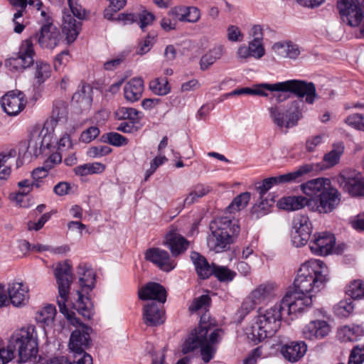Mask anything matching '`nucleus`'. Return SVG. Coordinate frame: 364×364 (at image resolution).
<instances>
[{
  "label": "nucleus",
  "mask_w": 364,
  "mask_h": 364,
  "mask_svg": "<svg viewBox=\"0 0 364 364\" xmlns=\"http://www.w3.org/2000/svg\"><path fill=\"white\" fill-rule=\"evenodd\" d=\"M328 269L318 259L304 263L294 282V290L288 291L279 302L286 316L301 312L312 304L311 291L317 293L328 282Z\"/></svg>",
  "instance_id": "f257e3e1"
},
{
  "label": "nucleus",
  "mask_w": 364,
  "mask_h": 364,
  "mask_svg": "<svg viewBox=\"0 0 364 364\" xmlns=\"http://www.w3.org/2000/svg\"><path fill=\"white\" fill-rule=\"evenodd\" d=\"M54 276L58 289L59 297L57 302L60 313L65 316L70 324L82 327V329H76L72 332L70 337L69 349L71 352L82 353L90 345L92 328L82 324L79 318L75 316V314L69 311L65 305L70 293V285L73 281L72 266L68 260L58 262L56 264L54 269Z\"/></svg>",
  "instance_id": "f03ea898"
},
{
  "label": "nucleus",
  "mask_w": 364,
  "mask_h": 364,
  "mask_svg": "<svg viewBox=\"0 0 364 364\" xmlns=\"http://www.w3.org/2000/svg\"><path fill=\"white\" fill-rule=\"evenodd\" d=\"M33 40L37 41L42 49L52 50L62 41V35L60 30L53 24L52 18H46L40 30L29 38L23 41L16 56L10 58V64L16 69L24 70L33 64Z\"/></svg>",
  "instance_id": "7ed1b4c3"
},
{
  "label": "nucleus",
  "mask_w": 364,
  "mask_h": 364,
  "mask_svg": "<svg viewBox=\"0 0 364 364\" xmlns=\"http://www.w3.org/2000/svg\"><path fill=\"white\" fill-rule=\"evenodd\" d=\"M252 95L262 97L269 95L267 91L291 92L299 99L305 97V102L309 105H313L319 98L315 85L301 80H289L274 84L260 83L252 88Z\"/></svg>",
  "instance_id": "20e7f679"
},
{
  "label": "nucleus",
  "mask_w": 364,
  "mask_h": 364,
  "mask_svg": "<svg viewBox=\"0 0 364 364\" xmlns=\"http://www.w3.org/2000/svg\"><path fill=\"white\" fill-rule=\"evenodd\" d=\"M7 348L13 359L18 353V362L26 363L36 358L38 353V335L33 326L16 330L10 336Z\"/></svg>",
  "instance_id": "39448f33"
},
{
  "label": "nucleus",
  "mask_w": 364,
  "mask_h": 364,
  "mask_svg": "<svg viewBox=\"0 0 364 364\" xmlns=\"http://www.w3.org/2000/svg\"><path fill=\"white\" fill-rule=\"evenodd\" d=\"M286 314L279 303L266 310H259L252 323L250 335L255 342L273 336L281 326Z\"/></svg>",
  "instance_id": "423d86ee"
},
{
  "label": "nucleus",
  "mask_w": 364,
  "mask_h": 364,
  "mask_svg": "<svg viewBox=\"0 0 364 364\" xmlns=\"http://www.w3.org/2000/svg\"><path fill=\"white\" fill-rule=\"evenodd\" d=\"M212 235L208 238V245L215 252L225 251L233 242V237L240 232L237 221L221 217L210 224Z\"/></svg>",
  "instance_id": "0eeeda50"
},
{
  "label": "nucleus",
  "mask_w": 364,
  "mask_h": 364,
  "mask_svg": "<svg viewBox=\"0 0 364 364\" xmlns=\"http://www.w3.org/2000/svg\"><path fill=\"white\" fill-rule=\"evenodd\" d=\"M217 325L216 321L208 314L201 315L198 328L193 331L181 346L183 354L191 353L208 341V333Z\"/></svg>",
  "instance_id": "6e6552de"
},
{
  "label": "nucleus",
  "mask_w": 364,
  "mask_h": 364,
  "mask_svg": "<svg viewBox=\"0 0 364 364\" xmlns=\"http://www.w3.org/2000/svg\"><path fill=\"white\" fill-rule=\"evenodd\" d=\"M314 170L313 164H304L293 172L287 173L278 176L264 178L262 183L256 184V189L259 192V197L263 196L274 186L279 183L296 182L305 174Z\"/></svg>",
  "instance_id": "1a4fd4ad"
},
{
  "label": "nucleus",
  "mask_w": 364,
  "mask_h": 364,
  "mask_svg": "<svg viewBox=\"0 0 364 364\" xmlns=\"http://www.w3.org/2000/svg\"><path fill=\"white\" fill-rule=\"evenodd\" d=\"M312 232V224L306 215H296L291 223V242L296 247L307 244Z\"/></svg>",
  "instance_id": "9d476101"
},
{
  "label": "nucleus",
  "mask_w": 364,
  "mask_h": 364,
  "mask_svg": "<svg viewBox=\"0 0 364 364\" xmlns=\"http://www.w3.org/2000/svg\"><path fill=\"white\" fill-rule=\"evenodd\" d=\"M337 8L343 20L349 26L355 27L361 23L364 0H338Z\"/></svg>",
  "instance_id": "9b49d317"
},
{
  "label": "nucleus",
  "mask_w": 364,
  "mask_h": 364,
  "mask_svg": "<svg viewBox=\"0 0 364 364\" xmlns=\"http://www.w3.org/2000/svg\"><path fill=\"white\" fill-rule=\"evenodd\" d=\"M50 143L51 136L47 134V130H33L29 136L26 153L30 156L38 157L50 147Z\"/></svg>",
  "instance_id": "f8f14e48"
},
{
  "label": "nucleus",
  "mask_w": 364,
  "mask_h": 364,
  "mask_svg": "<svg viewBox=\"0 0 364 364\" xmlns=\"http://www.w3.org/2000/svg\"><path fill=\"white\" fill-rule=\"evenodd\" d=\"M26 102L24 94L17 90L7 92L1 99L3 109L11 116L19 114L24 109Z\"/></svg>",
  "instance_id": "ddd939ff"
},
{
  "label": "nucleus",
  "mask_w": 364,
  "mask_h": 364,
  "mask_svg": "<svg viewBox=\"0 0 364 364\" xmlns=\"http://www.w3.org/2000/svg\"><path fill=\"white\" fill-rule=\"evenodd\" d=\"M337 182L340 186L353 196H364V178L360 174L350 176L343 172L337 176Z\"/></svg>",
  "instance_id": "4468645a"
},
{
  "label": "nucleus",
  "mask_w": 364,
  "mask_h": 364,
  "mask_svg": "<svg viewBox=\"0 0 364 364\" xmlns=\"http://www.w3.org/2000/svg\"><path fill=\"white\" fill-rule=\"evenodd\" d=\"M145 259L164 272L171 271L176 265L166 250L158 247L148 249L145 252Z\"/></svg>",
  "instance_id": "2eb2a0df"
},
{
  "label": "nucleus",
  "mask_w": 364,
  "mask_h": 364,
  "mask_svg": "<svg viewBox=\"0 0 364 364\" xmlns=\"http://www.w3.org/2000/svg\"><path fill=\"white\" fill-rule=\"evenodd\" d=\"M326 190L315 203L316 210L320 213H328L332 212L340 203V193L337 189L330 184Z\"/></svg>",
  "instance_id": "dca6fc26"
},
{
  "label": "nucleus",
  "mask_w": 364,
  "mask_h": 364,
  "mask_svg": "<svg viewBox=\"0 0 364 364\" xmlns=\"http://www.w3.org/2000/svg\"><path fill=\"white\" fill-rule=\"evenodd\" d=\"M314 240L310 242L311 251L316 255H328L333 248L336 239L333 235L322 232L314 235Z\"/></svg>",
  "instance_id": "f3484780"
},
{
  "label": "nucleus",
  "mask_w": 364,
  "mask_h": 364,
  "mask_svg": "<svg viewBox=\"0 0 364 364\" xmlns=\"http://www.w3.org/2000/svg\"><path fill=\"white\" fill-rule=\"evenodd\" d=\"M274 294V287L269 284H262L255 289L249 299L242 304V309L249 312L255 308V305L261 304L271 298Z\"/></svg>",
  "instance_id": "a211bd4d"
},
{
  "label": "nucleus",
  "mask_w": 364,
  "mask_h": 364,
  "mask_svg": "<svg viewBox=\"0 0 364 364\" xmlns=\"http://www.w3.org/2000/svg\"><path fill=\"white\" fill-rule=\"evenodd\" d=\"M164 244L169 248L173 257L184 253L189 246V242L176 230H171L166 235Z\"/></svg>",
  "instance_id": "6ab92c4d"
},
{
  "label": "nucleus",
  "mask_w": 364,
  "mask_h": 364,
  "mask_svg": "<svg viewBox=\"0 0 364 364\" xmlns=\"http://www.w3.org/2000/svg\"><path fill=\"white\" fill-rule=\"evenodd\" d=\"M141 300H153L163 304L166 301L167 293L166 289L160 284L149 282L142 287L138 292Z\"/></svg>",
  "instance_id": "aec40b11"
},
{
  "label": "nucleus",
  "mask_w": 364,
  "mask_h": 364,
  "mask_svg": "<svg viewBox=\"0 0 364 364\" xmlns=\"http://www.w3.org/2000/svg\"><path fill=\"white\" fill-rule=\"evenodd\" d=\"M330 331V326L326 321L314 320L303 328L302 335L309 340L322 339L328 335Z\"/></svg>",
  "instance_id": "412c9836"
},
{
  "label": "nucleus",
  "mask_w": 364,
  "mask_h": 364,
  "mask_svg": "<svg viewBox=\"0 0 364 364\" xmlns=\"http://www.w3.org/2000/svg\"><path fill=\"white\" fill-rule=\"evenodd\" d=\"M330 184L329 179L317 178L301 183L300 189L303 193L316 202Z\"/></svg>",
  "instance_id": "4be33fe9"
},
{
  "label": "nucleus",
  "mask_w": 364,
  "mask_h": 364,
  "mask_svg": "<svg viewBox=\"0 0 364 364\" xmlns=\"http://www.w3.org/2000/svg\"><path fill=\"white\" fill-rule=\"evenodd\" d=\"M161 306V304H157L152 301L144 306L143 320L145 324L156 326L164 322V311Z\"/></svg>",
  "instance_id": "5701e85b"
},
{
  "label": "nucleus",
  "mask_w": 364,
  "mask_h": 364,
  "mask_svg": "<svg viewBox=\"0 0 364 364\" xmlns=\"http://www.w3.org/2000/svg\"><path fill=\"white\" fill-rule=\"evenodd\" d=\"M223 333L222 329L214 327L210 335L208 334V341L200 346V354L204 363H208L213 358L216 351L214 345L219 343Z\"/></svg>",
  "instance_id": "b1692460"
},
{
  "label": "nucleus",
  "mask_w": 364,
  "mask_h": 364,
  "mask_svg": "<svg viewBox=\"0 0 364 364\" xmlns=\"http://www.w3.org/2000/svg\"><path fill=\"white\" fill-rule=\"evenodd\" d=\"M307 346L304 341H293L284 345L281 353L290 363H296L306 353Z\"/></svg>",
  "instance_id": "393cba45"
},
{
  "label": "nucleus",
  "mask_w": 364,
  "mask_h": 364,
  "mask_svg": "<svg viewBox=\"0 0 364 364\" xmlns=\"http://www.w3.org/2000/svg\"><path fill=\"white\" fill-rule=\"evenodd\" d=\"M304 103L302 100L291 101L285 109L286 128L293 127L303 117Z\"/></svg>",
  "instance_id": "a878e982"
},
{
  "label": "nucleus",
  "mask_w": 364,
  "mask_h": 364,
  "mask_svg": "<svg viewBox=\"0 0 364 364\" xmlns=\"http://www.w3.org/2000/svg\"><path fill=\"white\" fill-rule=\"evenodd\" d=\"M28 289L21 282L9 284L8 293L10 303L14 306H21L26 304L28 298Z\"/></svg>",
  "instance_id": "bb28decb"
},
{
  "label": "nucleus",
  "mask_w": 364,
  "mask_h": 364,
  "mask_svg": "<svg viewBox=\"0 0 364 364\" xmlns=\"http://www.w3.org/2000/svg\"><path fill=\"white\" fill-rule=\"evenodd\" d=\"M144 81L141 77H134L126 83L124 87V95L127 100L134 102L142 96Z\"/></svg>",
  "instance_id": "cd10ccee"
},
{
  "label": "nucleus",
  "mask_w": 364,
  "mask_h": 364,
  "mask_svg": "<svg viewBox=\"0 0 364 364\" xmlns=\"http://www.w3.org/2000/svg\"><path fill=\"white\" fill-rule=\"evenodd\" d=\"M191 258L200 279H208L213 275L215 267L214 264H210L203 256L196 252L191 253Z\"/></svg>",
  "instance_id": "c85d7f7f"
},
{
  "label": "nucleus",
  "mask_w": 364,
  "mask_h": 364,
  "mask_svg": "<svg viewBox=\"0 0 364 364\" xmlns=\"http://www.w3.org/2000/svg\"><path fill=\"white\" fill-rule=\"evenodd\" d=\"M79 282L83 291H91L95 287V274L93 270L85 263L77 267Z\"/></svg>",
  "instance_id": "c756f323"
},
{
  "label": "nucleus",
  "mask_w": 364,
  "mask_h": 364,
  "mask_svg": "<svg viewBox=\"0 0 364 364\" xmlns=\"http://www.w3.org/2000/svg\"><path fill=\"white\" fill-rule=\"evenodd\" d=\"M272 49L277 55L290 59L297 58L301 53L299 46L290 41L275 43Z\"/></svg>",
  "instance_id": "7c9ffc66"
},
{
  "label": "nucleus",
  "mask_w": 364,
  "mask_h": 364,
  "mask_svg": "<svg viewBox=\"0 0 364 364\" xmlns=\"http://www.w3.org/2000/svg\"><path fill=\"white\" fill-rule=\"evenodd\" d=\"M81 29V22L77 21L70 14L63 16V32L66 35L68 43H71L77 38Z\"/></svg>",
  "instance_id": "2f4dec72"
},
{
  "label": "nucleus",
  "mask_w": 364,
  "mask_h": 364,
  "mask_svg": "<svg viewBox=\"0 0 364 364\" xmlns=\"http://www.w3.org/2000/svg\"><path fill=\"white\" fill-rule=\"evenodd\" d=\"M311 200L301 196H293L281 198L277 205L279 208L287 210H297L310 205Z\"/></svg>",
  "instance_id": "473e14b6"
},
{
  "label": "nucleus",
  "mask_w": 364,
  "mask_h": 364,
  "mask_svg": "<svg viewBox=\"0 0 364 364\" xmlns=\"http://www.w3.org/2000/svg\"><path fill=\"white\" fill-rule=\"evenodd\" d=\"M224 53V48L219 45L213 47L205 54H204L200 60V68L202 70H208L215 62L222 58Z\"/></svg>",
  "instance_id": "72a5a7b5"
},
{
  "label": "nucleus",
  "mask_w": 364,
  "mask_h": 364,
  "mask_svg": "<svg viewBox=\"0 0 364 364\" xmlns=\"http://www.w3.org/2000/svg\"><path fill=\"white\" fill-rule=\"evenodd\" d=\"M92 87L89 85H82L73 95L72 102L81 107H90L92 101Z\"/></svg>",
  "instance_id": "f704fd0d"
},
{
  "label": "nucleus",
  "mask_w": 364,
  "mask_h": 364,
  "mask_svg": "<svg viewBox=\"0 0 364 364\" xmlns=\"http://www.w3.org/2000/svg\"><path fill=\"white\" fill-rule=\"evenodd\" d=\"M16 151L14 149L0 154V179H7L11 174V167L15 161Z\"/></svg>",
  "instance_id": "c9c22d12"
},
{
  "label": "nucleus",
  "mask_w": 364,
  "mask_h": 364,
  "mask_svg": "<svg viewBox=\"0 0 364 364\" xmlns=\"http://www.w3.org/2000/svg\"><path fill=\"white\" fill-rule=\"evenodd\" d=\"M211 188L208 186L198 183L193 186L191 192L186 196L183 200V206L191 205L196 203L199 198L207 195Z\"/></svg>",
  "instance_id": "e433bc0d"
},
{
  "label": "nucleus",
  "mask_w": 364,
  "mask_h": 364,
  "mask_svg": "<svg viewBox=\"0 0 364 364\" xmlns=\"http://www.w3.org/2000/svg\"><path fill=\"white\" fill-rule=\"evenodd\" d=\"M345 149L343 142L338 141L332 145L331 150L323 156V161L328 166H333L337 164Z\"/></svg>",
  "instance_id": "4c0bfd02"
},
{
  "label": "nucleus",
  "mask_w": 364,
  "mask_h": 364,
  "mask_svg": "<svg viewBox=\"0 0 364 364\" xmlns=\"http://www.w3.org/2000/svg\"><path fill=\"white\" fill-rule=\"evenodd\" d=\"M50 65L43 61H36L34 66L33 76L36 83L41 85L51 75Z\"/></svg>",
  "instance_id": "58836bf2"
},
{
  "label": "nucleus",
  "mask_w": 364,
  "mask_h": 364,
  "mask_svg": "<svg viewBox=\"0 0 364 364\" xmlns=\"http://www.w3.org/2000/svg\"><path fill=\"white\" fill-rule=\"evenodd\" d=\"M105 169V166L99 162L88 163L76 166L74 172L77 176H87L90 174L100 173Z\"/></svg>",
  "instance_id": "ea45409f"
},
{
  "label": "nucleus",
  "mask_w": 364,
  "mask_h": 364,
  "mask_svg": "<svg viewBox=\"0 0 364 364\" xmlns=\"http://www.w3.org/2000/svg\"><path fill=\"white\" fill-rule=\"evenodd\" d=\"M55 314V307L50 304L36 313V320L44 326H49L53 322Z\"/></svg>",
  "instance_id": "a19ab883"
},
{
  "label": "nucleus",
  "mask_w": 364,
  "mask_h": 364,
  "mask_svg": "<svg viewBox=\"0 0 364 364\" xmlns=\"http://www.w3.org/2000/svg\"><path fill=\"white\" fill-rule=\"evenodd\" d=\"M149 89L155 95L163 96L170 92L171 87L166 78H155L150 81Z\"/></svg>",
  "instance_id": "79ce46f5"
},
{
  "label": "nucleus",
  "mask_w": 364,
  "mask_h": 364,
  "mask_svg": "<svg viewBox=\"0 0 364 364\" xmlns=\"http://www.w3.org/2000/svg\"><path fill=\"white\" fill-rule=\"evenodd\" d=\"M270 118L279 128L286 127L285 109L281 105H274L269 107Z\"/></svg>",
  "instance_id": "37998d69"
},
{
  "label": "nucleus",
  "mask_w": 364,
  "mask_h": 364,
  "mask_svg": "<svg viewBox=\"0 0 364 364\" xmlns=\"http://www.w3.org/2000/svg\"><path fill=\"white\" fill-rule=\"evenodd\" d=\"M346 293L350 299H361L364 298V282L357 279L351 282L346 288Z\"/></svg>",
  "instance_id": "c03bdc74"
},
{
  "label": "nucleus",
  "mask_w": 364,
  "mask_h": 364,
  "mask_svg": "<svg viewBox=\"0 0 364 364\" xmlns=\"http://www.w3.org/2000/svg\"><path fill=\"white\" fill-rule=\"evenodd\" d=\"M250 200V193H242L235 197L231 203L227 207V211L230 213L244 209Z\"/></svg>",
  "instance_id": "a18cd8bd"
},
{
  "label": "nucleus",
  "mask_w": 364,
  "mask_h": 364,
  "mask_svg": "<svg viewBox=\"0 0 364 364\" xmlns=\"http://www.w3.org/2000/svg\"><path fill=\"white\" fill-rule=\"evenodd\" d=\"M68 114L67 105L64 101L57 100L54 102L51 113V120L56 123L64 122Z\"/></svg>",
  "instance_id": "49530a36"
},
{
  "label": "nucleus",
  "mask_w": 364,
  "mask_h": 364,
  "mask_svg": "<svg viewBox=\"0 0 364 364\" xmlns=\"http://www.w3.org/2000/svg\"><path fill=\"white\" fill-rule=\"evenodd\" d=\"M77 299L73 303V309H75L83 317L90 319L92 315V309L84 301V296L80 290L76 291Z\"/></svg>",
  "instance_id": "de8ad7c7"
},
{
  "label": "nucleus",
  "mask_w": 364,
  "mask_h": 364,
  "mask_svg": "<svg viewBox=\"0 0 364 364\" xmlns=\"http://www.w3.org/2000/svg\"><path fill=\"white\" fill-rule=\"evenodd\" d=\"M354 310V304L351 299L339 301L333 307L334 313L339 317H348Z\"/></svg>",
  "instance_id": "09e8293b"
},
{
  "label": "nucleus",
  "mask_w": 364,
  "mask_h": 364,
  "mask_svg": "<svg viewBox=\"0 0 364 364\" xmlns=\"http://www.w3.org/2000/svg\"><path fill=\"white\" fill-rule=\"evenodd\" d=\"M213 274L221 282H229L233 280L236 273L227 267L215 265Z\"/></svg>",
  "instance_id": "8fccbe9b"
},
{
  "label": "nucleus",
  "mask_w": 364,
  "mask_h": 364,
  "mask_svg": "<svg viewBox=\"0 0 364 364\" xmlns=\"http://www.w3.org/2000/svg\"><path fill=\"white\" fill-rule=\"evenodd\" d=\"M139 112L132 107H119L115 112L116 117L119 119H129L134 122L139 119Z\"/></svg>",
  "instance_id": "3c124183"
},
{
  "label": "nucleus",
  "mask_w": 364,
  "mask_h": 364,
  "mask_svg": "<svg viewBox=\"0 0 364 364\" xmlns=\"http://www.w3.org/2000/svg\"><path fill=\"white\" fill-rule=\"evenodd\" d=\"M210 298L208 295H201L193 301L192 304L189 306V311L191 312H196L199 310H205L204 314H208L210 316L207 310V308L210 305ZM202 315H203V314Z\"/></svg>",
  "instance_id": "603ef678"
},
{
  "label": "nucleus",
  "mask_w": 364,
  "mask_h": 364,
  "mask_svg": "<svg viewBox=\"0 0 364 364\" xmlns=\"http://www.w3.org/2000/svg\"><path fill=\"white\" fill-rule=\"evenodd\" d=\"M102 141L115 146H121L127 144V139L117 132H109L102 136Z\"/></svg>",
  "instance_id": "864d4df0"
},
{
  "label": "nucleus",
  "mask_w": 364,
  "mask_h": 364,
  "mask_svg": "<svg viewBox=\"0 0 364 364\" xmlns=\"http://www.w3.org/2000/svg\"><path fill=\"white\" fill-rule=\"evenodd\" d=\"M127 0H110L109 6L104 11V16L109 21L114 20V14L122 9L126 4Z\"/></svg>",
  "instance_id": "5fc2aeb1"
},
{
  "label": "nucleus",
  "mask_w": 364,
  "mask_h": 364,
  "mask_svg": "<svg viewBox=\"0 0 364 364\" xmlns=\"http://www.w3.org/2000/svg\"><path fill=\"white\" fill-rule=\"evenodd\" d=\"M345 123L353 129L364 132V114H350L346 118Z\"/></svg>",
  "instance_id": "6e6d98bb"
},
{
  "label": "nucleus",
  "mask_w": 364,
  "mask_h": 364,
  "mask_svg": "<svg viewBox=\"0 0 364 364\" xmlns=\"http://www.w3.org/2000/svg\"><path fill=\"white\" fill-rule=\"evenodd\" d=\"M247 46L250 49L252 57L255 59H260L265 54V49L263 46V41L251 40Z\"/></svg>",
  "instance_id": "4d7b16f0"
},
{
  "label": "nucleus",
  "mask_w": 364,
  "mask_h": 364,
  "mask_svg": "<svg viewBox=\"0 0 364 364\" xmlns=\"http://www.w3.org/2000/svg\"><path fill=\"white\" fill-rule=\"evenodd\" d=\"M337 337L342 342H348L355 341L357 336L353 328L345 326L338 329Z\"/></svg>",
  "instance_id": "13d9d810"
},
{
  "label": "nucleus",
  "mask_w": 364,
  "mask_h": 364,
  "mask_svg": "<svg viewBox=\"0 0 364 364\" xmlns=\"http://www.w3.org/2000/svg\"><path fill=\"white\" fill-rule=\"evenodd\" d=\"M363 362L364 346H354L350 352L348 364H362Z\"/></svg>",
  "instance_id": "bf43d9fd"
},
{
  "label": "nucleus",
  "mask_w": 364,
  "mask_h": 364,
  "mask_svg": "<svg viewBox=\"0 0 364 364\" xmlns=\"http://www.w3.org/2000/svg\"><path fill=\"white\" fill-rule=\"evenodd\" d=\"M154 19V15L146 10L141 11L137 14V21H139V26L142 30L151 25Z\"/></svg>",
  "instance_id": "052dcab7"
},
{
  "label": "nucleus",
  "mask_w": 364,
  "mask_h": 364,
  "mask_svg": "<svg viewBox=\"0 0 364 364\" xmlns=\"http://www.w3.org/2000/svg\"><path fill=\"white\" fill-rule=\"evenodd\" d=\"M112 149L107 145H100L90 147L87 151V155L92 158H98L109 154Z\"/></svg>",
  "instance_id": "680f3d73"
},
{
  "label": "nucleus",
  "mask_w": 364,
  "mask_h": 364,
  "mask_svg": "<svg viewBox=\"0 0 364 364\" xmlns=\"http://www.w3.org/2000/svg\"><path fill=\"white\" fill-rule=\"evenodd\" d=\"M100 129L98 127L93 126L87 128L82 132L80 135V139L85 143H90L94 140L100 134Z\"/></svg>",
  "instance_id": "e2e57ef3"
},
{
  "label": "nucleus",
  "mask_w": 364,
  "mask_h": 364,
  "mask_svg": "<svg viewBox=\"0 0 364 364\" xmlns=\"http://www.w3.org/2000/svg\"><path fill=\"white\" fill-rule=\"evenodd\" d=\"M73 353V360L71 364H93L92 358L85 350L82 353L72 352Z\"/></svg>",
  "instance_id": "0e129e2a"
},
{
  "label": "nucleus",
  "mask_w": 364,
  "mask_h": 364,
  "mask_svg": "<svg viewBox=\"0 0 364 364\" xmlns=\"http://www.w3.org/2000/svg\"><path fill=\"white\" fill-rule=\"evenodd\" d=\"M228 38L232 42L242 41L243 34L237 26L231 25L228 28Z\"/></svg>",
  "instance_id": "69168bd1"
},
{
  "label": "nucleus",
  "mask_w": 364,
  "mask_h": 364,
  "mask_svg": "<svg viewBox=\"0 0 364 364\" xmlns=\"http://www.w3.org/2000/svg\"><path fill=\"white\" fill-rule=\"evenodd\" d=\"M185 10V6H175L168 11V14L171 16L173 21H184V14H183Z\"/></svg>",
  "instance_id": "338daca9"
},
{
  "label": "nucleus",
  "mask_w": 364,
  "mask_h": 364,
  "mask_svg": "<svg viewBox=\"0 0 364 364\" xmlns=\"http://www.w3.org/2000/svg\"><path fill=\"white\" fill-rule=\"evenodd\" d=\"M70 189L71 187L70 183L68 182L62 181L59 182L54 186L53 191L56 195L59 196H63L68 194Z\"/></svg>",
  "instance_id": "774afa93"
}]
</instances>
